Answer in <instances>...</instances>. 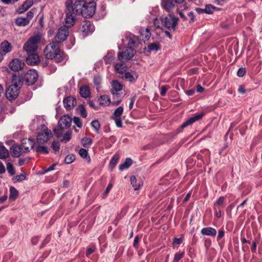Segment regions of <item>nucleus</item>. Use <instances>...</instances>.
Here are the masks:
<instances>
[{
    "instance_id": "f257e3e1",
    "label": "nucleus",
    "mask_w": 262,
    "mask_h": 262,
    "mask_svg": "<svg viewBox=\"0 0 262 262\" xmlns=\"http://www.w3.org/2000/svg\"><path fill=\"white\" fill-rule=\"evenodd\" d=\"M38 77L36 71L34 69L28 70L24 75H14V80L18 81L19 84L22 85L23 82L27 85H32L35 83Z\"/></svg>"
},
{
    "instance_id": "f03ea898",
    "label": "nucleus",
    "mask_w": 262,
    "mask_h": 262,
    "mask_svg": "<svg viewBox=\"0 0 262 262\" xmlns=\"http://www.w3.org/2000/svg\"><path fill=\"white\" fill-rule=\"evenodd\" d=\"M67 11H72L74 14L82 16L83 9L85 5V2L84 0H77L72 5V0L67 1L65 3Z\"/></svg>"
},
{
    "instance_id": "7ed1b4c3",
    "label": "nucleus",
    "mask_w": 262,
    "mask_h": 262,
    "mask_svg": "<svg viewBox=\"0 0 262 262\" xmlns=\"http://www.w3.org/2000/svg\"><path fill=\"white\" fill-rule=\"evenodd\" d=\"M40 41V36L39 35H35L31 37L23 47V49L28 54L34 53L38 48V44Z\"/></svg>"
},
{
    "instance_id": "20e7f679",
    "label": "nucleus",
    "mask_w": 262,
    "mask_h": 262,
    "mask_svg": "<svg viewBox=\"0 0 262 262\" xmlns=\"http://www.w3.org/2000/svg\"><path fill=\"white\" fill-rule=\"evenodd\" d=\"M12 84L10 85L7 89L6 92V96L7 98L9 100L15 99L19 93L20 85L18 83V81L14 80V76L12 78Z\"/></svg>"
},
{
    "instance_id": "39448f33",
    "label": "nucleus",
    "mask_w": 262,
    "mask_h": 262,
    "mask_svg": "<svg viewBox=\"0 0 262 262\" xmlns=\"http://www.w3.org/2000/svg\"><path fill=\"white\" fill-rule=\"evenodd\" d=\"M40 129L41 132L38 133L37 136V142L39 145L44 144L52 137V133L46 125L42 124Z\"/></svg>"
},
{
    "instance_id": "423d86ee",
    "label": "nucleus",
    "mask_w": 262,
    "mask_h": 262,
    "mask_svg": "<svg viewBox=\"0 0 262 262\" xmlns=\"http://www.w3.org/2000/svg\"><path fill=\"white\" fill-rule=\"evenodd\" d=\"M60 50L58 42L53 41L48 45L45 48L44 53L47 59H52L55 55V53H57Z\"/></svg>"
},
{
    "instance_id": "0eeeda50",
    "label": "nucleus",
    "mask_w": 262,
    "mask_h": 262,
    "mask_svg": "<svg viewBox=\"0 0 262 262\" xmlns=\"http://www.w3.org/2000/svg\"><path fill=\"white\" fill-rule=\"evenodd\" d=\"M163 20L164 26L166 28H167L169 31L172 30L173 32L175 31L179 21V18L178 17L169 15L168 17H165L163 18Z\"/></svg>"
},
{
    "instance_id": "6e6552de",
    "label": "nucleus",
    "mask_w": 262,
    "mask_h": 262,
    "mask_svg": "<svg viewBox=\"0 0 262 262\" xmlns=\"http://www.w3.org/2000/svg\"><path fill=\"white\" fill-rule=\"evenodd\" d=\"M96 11V3L94 2L86 3L83 9L82 16L84 18H90L93 16Z\"/></svg>"
},
{
    "instance_id": "1a4fd4ad",
    "label": "nucleus",
    "mask_w": 262,
    "mask_h": 262,
    "mask_svg": "<svg viewBox=\"0 0 262 262\" xmlns=\"http://www.w3.org/2000/svg\"><path fill=\"white\" fill-rule=\"evenodd\" d=\"M69 28H68V27L66 26H61L59 28L55 37L56 39L57 40L56 42H58L59 44L60 42L64 41L69 36Z\"/></svg>"
},
{
    "instance_id": "9d476101",
    "label": "nucleus",
    "mask_w": 262,
    "mask_h": 262,
    "mask_svg": "<svg viewBox=\"0 0 262 262\" xmlns=\"http://www.w3.org/2000/svg\"><path fill=\"white\" fill-rule=\"evenodd\" d=\"M136 53V51L131 47L125 48L123 52H120L118 53V58L119 60L125 59L129 60L132 58Z\"/></svg>"
},
{
    "instance_id": "9b49d317",
    "label": "nucleus",
    "mask_w": 262,
    "mask_h": 262,
    "mask_svg": "<svg viewBox=\"0 0 262 262\" xmlns=\"http://www.w3.org/2000/svg\"><path fill=\"white\" fill-rule=\"evenodd\" d=\"M123 112V107L122 106H119L114 112L111 118L113 119L118 127H122V121L121 116Z\"/></svg>"
},
{
    "instance_id": "f8f14e48",
    "label": "nucleus",
    "mask_w": 262,
    "mask_h": 262,
    "mask_svg": "<svg viewBox=\"0 0 262 262\" xmlns=\"http://www.w3.org/2000/svg\"><path fill=\"white\" fill-rule=\"evenodd\" d=\"M34 16V13L32 11H29L26 17H18L15 19V24L19 27H25L27 26Z\"/></svg>"
},
{
    "instance_id": "ddd939ff",
    "label": "nucleus",
    "mask_w": 262,
    "mask_h": 262,
    "mask_svg": "<svg viewBox=\"0 0 262 262\" xmlns=\"http://www.w3.org/2000/svg\"><path fill=\"white\" fill-rule=\"evenodd\" d=\"M72 121V118L67 115L61 116L58 122L60 130L69 128L71 126Z\"/></svg>"
},
{
    "instance_id": "4468645a",
    "label": "nucleus",
    "mask_w": 262,
    "mask_h": 262,
    "mask_svg": "<svg viewBox=\"0 0 262 262\" xmlns=\"http://www.w3.org/2000/svg\"><path fill=\"white\" fill-rule=\"evenodd\" d=\"M94 29V26L89 20H84L83 22L82 27L80 28L81 31L82 32L83 35L84 36L93 33Z\"/></svg>"
},
{
    "instance_id": "2eb2a0df",
    "label": "nucleus",
    "mask_w": 262,
    "mask_h": 262,
    "mask_svg": "<svg viewBox=\"0 0 262 262\" xmlns=\"http://www.w3.org/2000/svg\"><path fill=\"white\" fill-rule=\"evenodd\" d=\"M123 89V85L118 80H113L111 82V93L114 95L118 97L120 96L119 92Z\"/></svg>"
},
{
    "instance_id": "dca6fc26",
    "label": "nucleus",
    "mask_w": 262,
    "mask_h": 262,
    "mask_svg": "<svg viewBox=\"0 0 262 262\" xmlns=\"http://www.w3.org/2000/svg\"><path fill=\"white\" fill-rule=\"evenodd\" d=\"M20 145L23 147L24 152H28L30 151V149H32L34 147L35 142L34 140L31 138L23 139Z\"/></svg>"
},
{
    "instance_id": "f3484780",
    "label": "nucleus",
    "mask_w": 262,
    "mask_h": 262,
    "mask_svg": "<svg viewBox=\"0 0 262 262\" xmlns=\"http://www.w3.org/2000/svg\"><path fill=\"white\" fill-rule=\"evenodd\" d=\"M52 59H53L56 63L63 65L67 61L68 57L66 54L60 50L57 53H55V55Z\"/></svg>"
},
{
    "instance_id": "a211bd4d",
    "label": "nucleus",
    "mask_w": 262,
    "mask_h": 262,
    "mask_svg": "<svg viewBox=\"0 0 262 262\" xmlns=\"http://www.w3.org/2000/svg\"><path fill=\"white\" fill-rule=\"evenodd\" d=\"M24 65V63L19 58L12 59L9 63L10 69L13 71L20 70Z\"/></svg>"
},
{
    "instance_id": "6ab92c4d",
    "label": "nucleus",
    "mask_w": 262,
    "mask_h": 262,
    "mask_svg": "<svg viewBox=\"0 0 262 262\" xmlns=\"http://www.w3.org/2000/svg\"><path fill=\"white\" fill-rule=\"evenodd\" d=\"M63 103L67 110H71L76 105L77 101L74 97L68 96L63 99Z\"/></svg>"
},
{
    "instance_id": "aec40b11",
    "label": "nucleus",
    "mask_w": 262,
    "mask_h": 262,
    "mask_svg": "<svg viewBox=\"0 0 262 262\" xmlns=\"http://www.w3.org/2000/svg\"><path fill=\"white\" fill-rule=\"evenodd\" d=\"M204 115V113H202L201 114H195L193 117L189 118L186 121L184 122L180 126V128L183 129L186 126L191 125L195 121L201 119Z\"/></svg>"
},
{
    "instance_id": "412c9836",
    "label": "nucleus",
    "mask_w": 262,
    "mask_h": 262,
    "mask_svg": "<svg viewBox=\"0 0 262 262\" xmlns=\"http://www.w3.org/2000/svg\"><path fill=\"white\" fill-rule=\"evenodd\" d=\"M10 151L11 153V155L14 158H18L23 153L24 150L21 146L19 144H15L11 146L10 147Z\"/></svg>"
},
{
    "instance_id": "4be33fe9",
    "label": "nucleus",
    "mask_w": 262,
    "mask_h": 262,
    "mask_svg": "<svg viewBox=\"0 0 262 262\" xmlns=\"http://www.w3.org/2000/svg\"><path fill=\"white\" fill-rule=\"evenodd\" d=\"M26 58V62L28 64L34 66L39 61V56L34 53H28Z\"/></svg>"
},
{
    "instance_id": "5701e85b",
    "label": "nucleus",
    "mask_w": 262,
    "mask_h": 262,
    "mask_svg": "<svg viewBox=\"0 0 262 262\" xmlns=\"http://www.w3.org/2000/svg\"><path fill=\"white\" fill-rule=\"evenodd\" d=\"M73 13L72 11H67L66 14V17L65 18V22L66 26L68 27V28L74 25L75 22V18L73 16Z\"/></svg>"
},
{
    "instance_id": "b1692460",
    "label": "nucleus",
    "mask_w": 262,
    "mask_h": 262,
    "mask_svg": "<svg viewBox=\"0 0 262 262\" xmlns=\"http://www.w3.org/2000/svg\"><path fill=\"white\" fill-rule=\"evenodd\" d=\"M33 0H26L23 4L17 9V12L19 14L24 13L28 10L33 5Z\"/></svg>"
},
{
    "instance_id": "393cba45",
    "label": "nucleus",
    "mask_w": 262,
    "mask_h": 262,
    "mask_svg": "<svg viewBox=\"0 0 262 262\" xmlns=\"http://www.w3.org/2000/svg\"><path fill=\"white\" fill-rule=\"evenodd\" d=\"M216 230L212 227H205L201 229V233L203 235L214 237L216 234Z\"/></svg>"
},
{
    "instance_id": "a878e982",
    "label": "nucleus",
    "mask_w": 262,
    "mask_h": 262,
    "mask_svg": "<svg viewBox=\"0 0 262 262\" xmlns=\"http://www.w3.org/2000/svg\"><path fill=\"white\" fill-rule=\"evenodd\" d=\"M9 157V150L0 143V159L5 160Z\"/></svg>"
},
{
    "instance_id": "bb28decb",
    "label": "nucleus",
    "mask_w": 262,
    "mask_h": 262,
    "mask_svg": "<svg viewBox=\"0 0 262 262\" xmlns=\"http://www.w3.org/2000/svg\"><path fill=\"white\" fill-rule=\"evenodd\" d=\"M80 96L83 98H88L90 96V91L89 88L86 85L82 86L79 90Z\"/></svg>"
},
{
    "instance_id": "cd10ccee",
    "label": "nucleus",
    "mask_w": 262,
    "mask_h": 262,
    "mask_svg": "<svg viewBox=\"0 0 262 262\" xmlns=\"http://www.w3.org/2000/svg\"><path fill=\"white\" fill-rule=\"evenodd\" d=\"M133 164V161L130 158H126L125 161L120 164L119 169L122 171L124 169L128 168Z\"/></svg>"
},
{
    "instance_id": "c85d7f7f",
    "label": "nucleus",
    "mask_w": 262,
    "mask_h": 262,
    "mask_svg": "<svg viewBox=\"0 0 262 262\" xmlns=\"http://www.w3.org/2000/svg\"><path fill=\"white\" fill-rule=\"evenodd\" d=\"M1 48L3 52L6 54L10 52L11 51L12 47L8 41L5 40L1 43Z\"/></svg>"
},
{
    "instance_id": "c756f323",
    "label": "nucleus",
    "mask_w": 262,
    "mask_h": 262,
    "mask_svg": "<svg viewBox=\"0 0 262 262\" xmlns=\"http://www.w3.org/2000/svg\"><path fill=\"white\" fill-rule=\"evenodd\" d=\"M99 104L103 106H108L111 103V99L107 95H102L99 99Z\"/></svg>"
},
{
    "instance_id": "7c9ffc66",
    "label": "nucleus",
    "mask_w": 262,
    "mask_h": 262,
    "mask_svg": "<svg viewBox=\"0 0 262 262\" xmlns=\"http://www.w3.org/2000/svg\"><path fill=\"white\" fill-rule=\"evenodd\" d=\"M162 4L164 5V9L168 11L172 10L175 6L173 0L165 1V2H162Z\"/></svg>"
},
{
    "instance_id": "2f4dec72",
    "label": "nucleus",
    "mask_w": 262,
    "mask_h": 262,
    "mask_svg": "<svg viewBox=\"0 0 262 262\" xmlns=\"http://www.w3.org/2000/svg\"><path fill=\"white\" fill-rule=\"evenodd\" d=\"M218 10V9L211 4H207L205 6V13L212 14L215 11Z\"/></svg>"
},
{
    "instance_id": "473e14b6",
    "label": "nucleus",
    "mask_w": 262,
    "mask_h": 262,
    "mask_svg": "<svg viewBox=\"0 0 262 262\" xmlns=\"http://www.w3.org/2000/svg\"><path fill=\"white\" fill-rule=\"evenodd\" d=\"M114 60V53L109 52L104 57V60L106 64H110Z\"/></svg>"
},
{
    "instance_id": "72a5a7b5",
    "label": "nucleus",
    "mask_w": 262,
    "mask_h": 262,
    "mask_svg": "<svg viewBox=\"0 0 262 262\" xmlns=\"http://www.w3.org/2000/svg\"><path fill=\"white\" fill-rule=\"evenodd\" d=\"M36 151L38 154H48L49 149L47 146L38 145L36 148Z\"/></svg>"
},
{
    "instance_id": "f704fd0d",
    "label": "nucleus",
    "mask_w": 262,
    "mask_h": 262,
    "mask_svg": "<svg viewBox=\"0 0 262 262\" xmlns=\"http://www.w3.org/2000/svg\"><path fill=\"white\" fill-rule=\"evenodd\" d=\"M115 70L117 73L122 74L125 72L126 67L123 63H117L115 65Z\"/></svg>"
},
{
    "instance_id": "c9c22d12",
    "label": "nucleus",
    "mask_w": 262,
    "mask_h": 262,
    "mask_svg": "<svg viewBox=\"0 0 262 262\" xmlns=\"http://www.w3.org/2000/svg\"><path fill=\"white\" fill-rule=\"evenodd\" d=\"M119 158V156L118 155H115L111 159L109 163V166L111 170H112L115 167L117 163L118 162Z\"/></svg>"
},
{
    "instance_id": "e433bc0d",
    "label": "nucleus",
    "mask_w": 262,
    "mask_h": 262,
    "mask_svg": "<svg viewBox=\"0 0 262 262\" xmlns=\"http://www.w3.org/2000/svg\"><path fill=\"white\" fill-rule=\"evenodd\" d=\"M77 110L82 117L83 118L86 117L87 112L83 105H80Z\"/></svg>"
},
{
    "instance_id": "4c0bfd02",
    "label": "nucleus",
    "mask_w": 262,
    "mask_h": 262,
    "mask_svg": "<svg viewBox=\"0 0 262 262\" xmlns=\"http://www.w3.org/2000/svg\"><path fill=\"white\" fill-rule=\"evenodd\" d=\"M91 126L97 133H99L100 124L98 120H93L91 122Z\"/></svg>"
},
{
    "instance_id": "58836bf2",
    "label": "nucleus",
    "mask_w": 262,
    "mask_h": 262,
    "mask_svg": "<svg viewBox=\"0 0 262 262\" xmlns=\"http://www.w3.org/2000/svg\"><path fill=\"white\" fill-rule=\"evenodd\" d=\"M124 78L130 82H135L136 78L129 72H125L124 74Z\"/></svg>"
},
{
    "instance_id": "ea45409f",
    "label": "nucleus",
    "mask_w": 262,
    "mask_h": 262,
    "mask_svg": "<svg viewBox=\"0 0 262 262\" xmlns=\"http://www.w3.org/2000/svg\"><path fill=\"white\" fill-rule=\"evenodd\" d=\"M147 48L150 51H157L160 49V45L158 43L153 42L149 44Z\"/></svg>"
},
{
    "instance_id": "a19ab883",
    "label": "nucleus",
    "mask_w": 262,
    "mask_h": 262,
    "mask_svg": "<svg viewBox=\"0 0 262 262\" xmlns=\"http://www.w3.org/2000/svg\"><path fill=\"white\" fill-rule=\"evenodd\" d=\"M10 199L12 198L15 199L16 198V196L18 195V191L13 186H11L10 188Z\"/></svg>"
},
{
    "instance_id": "79ce46f5",
    "label": "nucleus",
    "mask_w": 262,
    "mask_h": 262,
    "mask_svg": "<svg viewBox=\"0 0 262 262\" xmlns=\"http://www.w3.org/2000/svg\"><path fill=\"white\" fill-rule=\"evenodd\" d=\"M82 145L84 147L90 146L92 143V140L90 138H83L81 140Z\"/></svg>"
},
{
    "instance_id": "37998d69",
    "label": "nucleus",
    "mask_w": 262,
    "mask_h": 262,
    "mask_svg": "<svg viewBox=\"0 0 262 262\" xmlns=\"http://www.w3.org/2000/svg\"><path fill=\"white\" fill-rule=\"evenodd\" d=\"M75 160V156L73 154L67 155L64 159V162L66 164H70L72 163Z\"/></svg>"
},
{
    "instance_id": "c03bdc74",
    "label": "nucleus",
    "mask_w": 262,
    "mask_h": 262,
    "mask_svg": "<svg viewBox=\"0 0 262 262\" xmlns=\"http://www.w3.org/2000/svg\"><path fill=\"white\" fill-rule=\"evenodd\" d=\"M131 184H132L135 190L139 189L140 185L137 183V179L135 176H132L130 178Z\"/></svg>"
},
{
    "instance_id": "a18cd8bd",
    "label": "nucleus",
    "mask_w": 262,
    "mask_h": 262,
    "mask_svg": "<svg viewBox=\"0 0 262 262\" xmlns=\"http://www.w3.org/2000/svg\"><path fill=\"white\" fill-rule=\"evenodd\" d=\"M7 170L10 176H13L15 173L13 166L11 163L9 162L7 163Z\"/></svg>"
},
{
    "instance_id": "49530a36",
    "label": "nucleus",
    "mask_w": 262,
    "mask_h": 262,
    "mask_svg": "<svg viewBox=\"0 0 262 262\" xmlns=\"http://www.w3.org/2000/svg\"><path fill=\"white\" fill-rule=\"evenodd\" d=\"M93 82L95 85L96 86V89L98 90L100 88L101 83V78L99 76H96L94 78Z\"/></svg>"
},
{
    "instance_id": "de8ad7c7",
    "label": "nucleus",
    "mask_w": 262,
    "mask_h": 262,
    "mask_svg": "<svg viewBox=\"0 0 262 262\" xmlns=\"http://www.w3.org/2000/svg\"><path fill=\"white\" fill-rule=\"evenodd\" d=\"M184 253H176L174 254L172 262H179V260L184 256Z\"/></svg>"
},
{
    "instance_id": "09e8293b",
    "label": "nucleus",
    "mask_w": 262,
    "mask_h": 262,
    "mask_svg": "<svg viewBox=\"0 0 262 262\" xmlns=\"http://www.w3.org/2000/svg\"><path fill=\"white\" fill-rule=\"evenodd\" d=\"M71 138V132H68L67 133H66L64 135L63 138L61 141L64 143H67L68 141L70 140Z\"/></svg>"
},
{
    "instance_id": "8fccbe9b",
    "label": "nucleus",
    "mask_w": 262,
    "mask_h": 262,
    "mask_svg": "<svg viewBox=\"0 0 262 262\" xmlns=\"http://www.w3.org/2000/svg\"><path fill=\"white\" fill-rule=\"evenodd\" d=\"M51 147L53 150H54L55 152L58 151L60 148L59 142L55 141H53V142L52 143Z\"/></svg>"
},
{
    "instance_id": "3c124183",
    "label": "nucleus",
    "mask_w": 262,
    "mask_h": 262,
    "mask_svg": "<svg viewBox=\"0 0 262 262\" xmlns=\"http://www.w3.org/2000/svg\"><path fill=\"white\" fill-rule=\"evenodd\" d=\"M163 22V18L158 19L155 18L154 21V25L157 28H161L160 24Z\"/></svg>"
},
{
    "instance_id": "603ef678",
    "label": "nucleus",
    "mask_w": 262,
    "mask_h": 262,
    "mask_svg": "<svg viewBox=\"0 0 262 262\" xmlns=\"http://www.w3.org/2000/svg\"><path fill=\"white\" fill-rule=\"evenodd\" d=\"M80 156L83 158H86L88 156V150L84 148H80L79 151Z\"/></svg>"
},
{
    "instance_id": "864d4df0",
    "label": "nucleus",
    "mask_w": 262,
    "mask_h": 262,
    "mask_svg": "<svg viewBox=\"0 0 262 262\" xmlns=\"http://www.w3.org/2000/svg\"><path fill=\"white\" fill-rule=\"evenodd\" d=\"M73 122L78 127L81 128L82 127V122L78 117H74L73 118Z\"/></svg>"
},
{
    "instance_id": "5fc2aeb1",
    "label": "nucleus",
    "mask_w": 262,
    "mask_h": 262,
    "mask_svg": "<svg viewBox=\"0 0 262 262\" xmlns=\"http://www.w3.org/2000/svg\"><path fill=\"white\" fill-rule=\"evenodd\" d=\"M142 36L144 35V39L148 40L150 37V32L148 28H146L144 33H141Z\"/></svg>"
},
{
    "instance_id": "6e6d98bb",
    "label": "nucleus",
    "mask_w": 262,
    "mask_h": 262,
    "mask_svg": "<svg viewBox=\"0 0 262 262\" xmlns=\"http://www.w3.org/2000/svg\"><path fill=\"white\" fill-rule=\"evenodd\" d=\"M246 69L244 68H241L238 69L237 72V75L239 77H243L246 74Z\"/></svg>"
},
{
    "instance_id": "4d7b16f0",
    "label": "nucleus",
    "mask_w": 262,
    "mask_h": 262,
    "mask_svg": "<svg viewBox=\"0 0 262 262\" xmlns=\"http://www.w3.org/2000/svg\"><path fill=\"white\" fill-rule=\"evenodd\" d=\"M57 165V163H54L51 166H50L48 168L44 169L42 172V174H45L49 171L53 170L55 169V166Z\"/></svg>"
},
{
    "instance_id": "13d9d810",
    "label": "nucleus",
    "mask_w": 262,
    "mask_h": 262,
    "mask_svg": "<svg viewBox=\"0 0 262 262\" xmlns=\"http://www.w3.org/2000/svg\"><path fill=\"white\" fill-rule=\"evenodd\" d=\"M225 200L224 196H220L217 201L214 204V208H216L219 205L222 204Z\"/></svg>"
},
{
    "instance_id": "bf43d9fd",
    "label": "nucleus",
    "mask_w": 262,
    "mask_h": 262,
    "mask_svg": "<svg viewBox=\"0 0 262 262\" xmlns=\"http://www.w3.org/2000/svg\"><path fill=\"white\" fill-rule=\"evenodd\" d=\"M29 161V159L28 158H24V159H19L18 160V165L19 166H21L27 163H28Z\"/></svg>"
},
{
    "instance_id": "052dcab7",
    "label": "nucleus",
    "mask_w": 262,
    "mask_h": 262,
    "mask_svg": "<svg viewBox=\"0 0 262 262\" xmlns=\"http://www.w3.org/2000/svg\"><path fill=\"white\" fill-rule=\"evenodd\" d=\"M26 179V175L24 173H21L19 175H17L15 177V179L17 182H21Z\"/></svg>"
},
{
    "instance_id": "680f3d73",
    "label": "nucleus",
    "mask_w": 262,
    "mask_h": 262,
    "mask_svg": "<svg viewBox=\"0 0 262 262\" xmlns=\"http://www.w3.org/2000/svg\"><path fill=\"white\" fill-rule=\"evenodd\" d=\"M227 148H228V145L225 144L222 148L220 150L219 154L220 155H225L226 154L227 151Z\"/></svg>"
},
{
    "instance_id": "e2e57ef3",
    "label": "nucleus",
    "mask_w": 262,
    "mask_h": 262,
    "mask_svg": "<svg viewBox=\"0 0 262 262\" xmlns=\"http://www.w3.org/2000/svg\"><path fill=\"white\" fill-rule=\"evenodd\" d=\"M50 239H51L50 236L49 235H48L46 237V238L43 240V241L42 242L41 245L40 246V248L43 247L45 245H46L48 243H49V242L50 241Z\"/></svg>"
},
{
    "instance_id": "0e129e2a",
    "label": "nucleus",
    "mask_w": 262,
    "mask_h": 262,
    "mask_svg": "<svg viewBox=\"0 0 262 262\" xmlns=\"http://www.w3.org/2000/svg\"><path fill=\"white\" fill-rule=\"evenodd\" d=\"M183 239V238L182 237L180 238H174L173 243L174 245H180L182 243Z\"/></svg>"
},
{
    "instance_id": "69168bd1",
    "label": "nucleus",
    "mask_w": 262,
    "mask_h": 262,
    "mask_svg": "<svg viewBox=\"0 0 262 262\" xmlns=\"http://www.w3.org/2000/svg\"><path fill=\"white\" fill-rule=\"evenodd\" d=\"M39 240V237L38 236H35L32 238L31 243L32 245H36Z\"/></svg>"
},
{
    "instance_id": "338daca9",
    "label": "nucleus",
    "mask_w": 262,
    "mask_h": 262,
    "mask_svg": "<svg viewBox=\"0 0 262 262\" xmlns=\"http://www.w3.org/2000/svg\"><path fill=\"white\" fill-rule=\"evenodd\" d=\"M167 86H165V85H164V86H162L161 87V92H160V94L162 96H164L166 94V93L167 91Z\"/></svg>"
},
{
    "instance_id": "774afa93",
    "label": "nucleus",
    "mask_w": 262,
    "mask_h": 262,
    "mask_svg": "<svg viewBox=\"0 0 262 262\" xmlns=\"http://www.w3.org/2000/svg\"><path fill=\"white\" fill-rule=\"evenodd\" d=\"M95 249V248L94 247H92L91 248H88L86 252V256H88L89 255L93 253L94 252Z\"/></svg>"
}]
</instances>
